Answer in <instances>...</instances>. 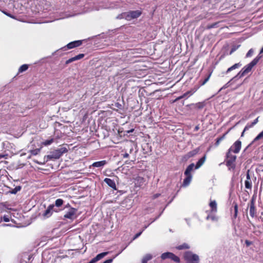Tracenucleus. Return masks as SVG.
<instances>
[{
	"label": "nucleus",
	"mask_w": 263,
	"mask_h": 263,
	"mask_svg": "<svg viewBox=\"0 0 263 263\" xmlns=\"http://www.w3.org/2000/svg\"><path fill=\"white\" fill-rule=\"evenodd\" d=\"M109 253L108 252H104L101 253H100L98 254L95 257L92 258L91 260L93 263L96 262L97 261L100 260L103 257H104L105 256H106Z\"/></svg>",
	"instance_id": "f8f14e48"
},
{
	"label": "nucleus",
	"mask_w": 263,
	"mask_h": 263,
	"mask_svg": "<svg viewBox=\"0 0 263 263\" xmlns=\"http://www.w3.org/2000/svg\"><path fill=\"white\" fill-rule=\"evenodd\" d=\"M246 244H247L248 246H249V245H250V243H250V241H249L248 240H246Z\"/></svg>",
	"instance_id": "5fc2aeb1"
},
{
	"label": "nucleus",
	"mask_w": 263,
	"mask_h": 263,
	"mask_svg": "<svg viewBox=\"0 0 263 263\" xmlns=\"http://www.w3.org/2000/svg\"><path fill=\"white\" fill-rule=\"evenodd\" d=\"M261 139H263V130L255 138V139L253 140V141L252 142L250 145L253 144L257 140H259Z\"/></svg>",
	"instance_id": "4be33fe9"
},
{
	"label": "nucleus",
	"mask_w": 263,
	"mask_h": 263,
	"mask_svg": "<svg viewBox=\"0 0 263 263\" xmlns=\"http://www.w3.org/2000/svg\"><path fill=\"white\" fill-rule=\"evenodd\" d=\"M260 58V57H256L251 62L245 66L236 77L240 78L250 72L252 68L258 63Z\"/></svg>",
	"instance_id": "f257e3e1"
},
{
	"label": "nucleus",
	"mask_w": 263,
	"mask_h": 263,
	"mask_svg": "<svg viewBox=\"0 0 263 263\" xmlns=\"http://www.w3.org/2000/svg\"><path fill=\"white\" fill-rule=\"evenodd\" d=\"M206 219L207 220L211 219L213 221H217L218 220V217L216 215H208L206 217Z\"/></svg>",
	"instance_id": "393cba45"
},
{
	"label": "nucleus",
	"mask_w": 263,
	"mask_h": 263,
	"mask_svg": "<svg viewBox=\"0 0 263 263\" xmlns=\"http://www.w3.org/2000/svg\"><path fill=\"white\" fill-rule=\"evenodd\" d=\"M53 141V139H49V140H47L46 141H45L44 142H43V144L45 145H49L50 144H51Z\"/></svg>",
	"instance_id": "2f4dec72"
},
{
	"label": "nucleus",
	"mask_w": 263,
	"mask_h": 263,
	"mask_svg": "<svg viewBox=\"0 0 263 263\" xmlns=\"http://www.w3.org/2000/svg\"><path fill=\"white\" fill-rule=\"evenodd\" d=\"M199 126H196L195 127V131H197L198 129H199Z\"/></svg>",
	"instance_id": "6e6d98bb"
},
{
	"label": "nucleus",
	"mask_w": 263,
	"mask_h": 263,
	"mask_svg": "<svg viewBox=\"0 0 263 263\" xmlns=\"http://www.w3.org/2000/svg\"><path fill=\"white\" fill-rule=\"evenodd\" d=\"M236 156H231V161L233 160H235V159H236Z\"/></svg>",
	"instance_id": "864d4df0"
},
{
	"label": "nucleus",
	"mask_w": 263,
	"mask_h": 263,
	"mask_svg": "<svg viewBox=\"0 0 263 263\" xmlns=\"http://www.w3.org/2000/svg\"><path fill=\"white\" fill-rule=\"evenodd\" d=\"M258 118H257L253 121V122H252L253 125H255L258 122Z\"/></svg>",
	"instance_id": "49530a36"
},
{
	"label": "nucleus",
	"mask_w": 263,
	"mask_h": 263,
	"mask_svg": "<svg viewBox=\"0 0 263 263\" xmlns=\"http://www.w3.org/2000/svg\"><path fill=\"white\" fill-rule=\"evenodd\" d=\"M144 182V179L141 177H137L135 178V183L137 186H141L142 185Z\"/></svg>",
	"instance_id": "2eb2a0df"
},
{
	"label": "nucleus",
	"mask_w": 263,
	"mask_h": 263,
	"mask_svg": "<svg viewBox=\"0 0 263 263\" xmlns=\"http://www.w3.org/2000/svg\"><path fill=\"white\" fill-rule=\"evenodd\" d=\"M82 44V41L78 40L73 42H71L68 43L66 46L63 47L64 50H66V49H72L74 47H79Z\"/></svg>",
	"instance_id": "6e6552de"
},
{
	"label": "nucleus",
	"mask_w": 263,
	"mask_h": 263,
	"mask_svg": "<svg viewBox=\"0 0 263 263\" xmlns=\"http://www.w3.org/2000/svg\"><path fill=\"white\" fill-rule=\"evenodd\" d=\"M237 212H238V206L237 204H235L234 205V216L235 217H236L237 215Z\"/></svg>",
	"instance_id": "e433bc0d"
},
{
	"label": "nucleus",
	"mask_w": 263,
	"mask_h": 263,
	"mask_svg": "<svg viewBox=\"0 0 263 263\" xmlns=\"http://www.w3.org/2000/svg\"><path fill=\"white\" fill-rule=\"evenodd\" d=\"M88 263H93V262H92V261L91 260H90L89 262H88Z\"/></svg>",
	"instance_id": "e2e57ef3"
},
{
	"label": "nucleus",
	"mask_w": 263,
	"mask_h": 263,
	"mask_svg": "<svg viewBox=\"0 0 263 263\" xmlns=\"http://www.w3.org/2000/svg\"><path fill=\"white\" fill-rule=\"evenodd\" d=\"M142 12L140 10L130 11L126 12L125 19L127 21H130L132 19H135L139 17Z\"/></svg>",
	"instance_id": "20e7f679"
},
{
	"label": "nucleus",
	"mask_w": 263,
	"mask_h": 263,
	"mask_svg": "<svg viewBox=\"0 0 263 263\" xmlns=\"http://www.w3.org/2000/svg\"><path fill=\"white\" fill-rule=\"evenodd\" d=\"M263 53V47L261 49L260 51V53Z\"/></svg>",
	"instance_id": "052dcab7"
},
{
	"label": "nucleus",
	"mask_w": 263,
	"mask_h": 263,
	"mask_svg": "<svg viewBox=\"0 0 263 263\" xmlns=\"http://www.w3.org/2000/svg\"><path fill=\"white\" fill-rule=\"evenodd\" d=\"M74 61H75L74 58V57H73V58H71L69 59L68 60H67V62H66V63L67 64L70 63L72 62H73Z\"/></svg>",
	"instance_id": "37998d69"
},
{
	"label": "nucleus",
	"mask_w": 263,
	"mask_h": 263,
	"mask_svg": "<svg viewBox=\"0 0 263 263\" xmlns=\"http://www.w3.org/2000/svg\"><path fill=\"white\" fill-rule=\"evenodd\" d=\"M84 57V54L82 53V54H79V55H77L74 57V58L75 61H77V60H80V59L83 58Z\"/></svg>",
	"instance_id": "473e14b6"
},
{
	"label": "nucleus",
	"mask_w": 263,
	"mask_h": 263,
	"mask_svg": "<svg viewBox=\"0 0 263 263\" xmlns=\"http://www.w3.org/2000/svg\"><path fill=\"white\" fill-rule=\"evenodd\" d=\"M247 180H251L250 175L249 174V171L248 172L247 174Z\"/></svg>",
	"instance_id": "09e8293b"
},
{
	"label": "nucleus",
	"mask_w": 263,
	"mask_h": 263,
	"mask_svg": "<svg viewBox=\"0 0 263 263\" xmlns=\"http://www.w3.org/2000/svg\"><path fill=\"white\" fill-rule=\"evenodd\" d=\"M236 50V48H231V53L233 52V51H235Z\"/></svg>",
	"instance_id": "4d7b16f0"
},
{
	"label": "nucleus",
	"mask_w": 263,
	"mask_h": 263,
	"mask_svg": "<svg viewBox=\"0 0 263 263\" xmlns=\"http://www.w3.org/2000/svg\"><path fill=\"white\" fill-rule=\"evenodd\" d=\"M54 205L53 204H50L49 205L47 209L45 211L43 216L46 218H48L51 216L54 211Z\"/></svg>",
	"instance_id": "1a4fd4ad"
},
{
	"label": "nucleus",
	"mask_w": 263,
	"mask_h": 263,
	"mask_svg": "<svg viewBox=\"0 0 263 263\" xmlns=\"http://www.w3.org/2000/svg\"><path fill=\"white\" fill-rule=\"evenodd\" d=\"M161 257L162 259L164 260L167 258H169L172 259V260L176 262H180V258L175 255L173 253L171 252H165L164 253H162L161 254Z\"/></svg>",
	"instance_id": "39448f33"
},
{
	"label": "nucleus",
	"mask_w": 263,
	"mask_h": 263,
	"mask_svg": "<svg viewBox=\"0 0 263 263\" xmlns=\"http://www.w3.org/2000/svg\"><path fill=\"white\" fill-rule=\"evenodd\" d=\"M160 195V194H156L153 195V199H156L158 198Z\"/></svg>",
	"instance_id": "de8ad7c7"
},
{
	"label": "nucleus",
	"mask_w": 263,
	"mask_h": 263,
	"mask_svg": "<svg viewBox=\"0 0 263 263\" xmlns=\"http://www.w3.org/2000/svg\"><path fill=\"white\" fill-rule=\"evenodd\" d=\"M63 203V200L61 199H58L55 201V205L57 207L61 206Z\"/></svg>",
	"instance_id": "c85d7f7f"
},
{
	"label": "nucleus",
	"mask_w": 263,
	"mask_h": 263,
	"mask_svg": "<svg viewBox=\"0 0 263 263\" xmlns=\"http://www.w3.org/2000/svg\"><path fill=\"white\" fill-rule=\"evenodd\" d=\"M124 158H128L129 157V154L128 153H125L123 155Z\"/></svg>",
	"instance_id": "8fccbe9b"
},
{
	"label": "nucleus",
	"mask_w": 263,
	"mask_h": 263,
	"mask_svg": "<svg viewBox=\"0 0 263 263\" xmlns=\"http://www.w3.org/2000/svg\"><path fill=\"white\" fill-rule=\"evenodd\" d=\"M106 163V161L102 160L93 163L92 166L96 167H100L104 166Z\"/></svg>",
	"instance_id": "6ab92c4d"
},
{
	"label": "nucleus",
	"mask_w": 263,
	"mask_h": 263,
	"mask_svg": "<svg viewBox=\"0 0 263 263\" xmlns=\"http://www.w3.org/2000/svg\"><path fill=\"white\" fill-rule=\"evenodd\" d=\"M152 255L150 254H146L142 260V263H147V261L152 258Z\"/></svg>",
	"instance_id": "412c9836"
},
{
	"label": "nucleus",
	"mask_w": 263,
	"mask_h": 263,
	"mask_svg": "<svg viewBox=\"0 0 263 263\" xmlns=\"http://www.w3.org/2000/svg\"><path fill=\"white\" fill-rule=\"evenodd\" d=\"M112 258L108 259L104 261L103 263H111L112 262Z\"/></svg>",
	"instance_id": "c03bdc74"
},
{
	"label": "nucleus",
	"mask_w": 263,
	"mask_h": 263,
	"mask_svg": "<svg viewBox=\"0 0 263 263\" xmlns=\"http://www.w3.org/2000/svg\"><path fill=\"white\" fill-rule=\"evenodd\" d=\"M241 65L240 63H237L231 66V70L239 67Z\"/></svg>",
	"instance_id": "f704fd0d"
},
{
	"label": "nucleus",
	"mask_w": 263,
	"mask_h": 263,
	"mask_svg": "<svg viewBox=\"0 0 263 263\" xmlns=\"http://www.w3.org/2000/svg\"><path fill=\"white\" fill-rule=\"evenodd\" d=\"M142 231H141V232H140L139 233H138L137 234H136L135 235V236H134V237L133 239H135L137 238L138 237H139L141 235V234H142Z\"/></svg>",
	"instance_id": "a19ab883"
},
{
	"label": "nucleus",
	"mask_w": 263,
	"mask_h": 263,
	"mask_svg": "<svg viewBox=\"0 0 263 263\" xmlns=\"http://www.w3.org/2000/svg\"><path fill=\"white\" fill-rule=\"evenodd\" d=\"M245 187L247 189H251L252 187L251 180H246L245 182Z\"/></svg>",
	"instance_id": "cd10ccee"
},
{
	"label": "nucleus",
	"mask_w": 263,
	"mask_h": 263,
	"mask_svg": "<svg viewBox=\"0 0 263 263\" xmlns=\"http://www.w3.org/2000/svg\"><path fill=\"white\" fill-rule=\"evenodd\" d=\"M28 68V65L27 64H24L23 65H22L19 69H18V72L21 73V72H23L26 70H27V69Z\"/></svg>",
	"instance_id": "a878e982"
},
{
	"label": "nucleus",
	"mask_w": 263,
	"mask_h": 263,
	"mask_svg": "<svg viewBox=\"0 0 263 263\" xmlns=\"http://www.w3.org/2000/svg\"><path fill=\"white\" fill-rule=\"evenodd\" d=\"M229 131V129L228 130L227 133H226L224 135H223L222 136L217 139V141L215 143L216 145L217 146L219 144L220 142L224 138L226 134H228V132Z\"/></svg>",
	"instance_id": "bb28decb"
},
{
	"label": "nucleus",
	"mask_w": 263,
	"mask_h": 263,
	"mask_svg": "<svg viewBox=\"0 0 263 263\" xmlns=\"http://www.w3.org/2000/svg\"><path fill=\"white\" fill-rule=\"evenodd\" d=\"M77 210L74 208H70L66 212L64 217L65 218L73 220L77 217Z\"/></svg>",
	"instance_id": "423d86ee"
},
{
	"label": "nucleus",
	"mask_w": 263,
	"mask_h": 263,
	"mask_svg": "<svg viewBox=\"0 0 263 263\" xmlns=\"http://www.w3.org/2000/svg\"><path fill=\"white\" fill-rule=\"evenodd\" d=\"M197 107H198V108H202V107H203V104H202V103H198L197 104Z\"/></svg>",
	"instance_id": "a18cd8bd"
},
{
	"label": "nucleus",
	"mask_w": 263,
	"mask_h": 263,
	"mask_svg": "<svg viewBox=\"0 0 263 263\" xmlns=\"http://www.w3.org/2000/svg\"><path fill=\"white\" fill-rule=\"evenodd\" d=\"M230 154V148H229L228 150L227 155H226V157H227L226 165L228 166V169L229 170H230V159H229Z\"/></svg>",
	"instance_id": "5701e85b"
},
{
	"label": "nucleus",
	"mask_w": 263,
	"mask_h": 263,
	"mask_svg": "<svg viewBox=\"0 0 263 263\" xmlns=\"http://www.w3.org/2000/svg\"><path fill=\"white\" fill-rule=\"evenodd\" d=\"M184 258L187 263H199L198 255L191 251H186L184 253Z\"/></svg>",
	"instance_id": "f03ea898"
},
{
	"label": "nucleus",
	"mask_w": 263,
	"mask_h": 263,
	"mask_svg": "<svg viewBox=\"0 0 263 263\" xmlns=\"http://www.w3.org/2000/svg\"><path fill=\"white\" fill-rule=\"evenodd\" d=\"M185 176H186V178L184 179L183 182L182 184V186L184 187H186L190 184V183L192 180V175H185Z\"/></svg>",
	"instance_id": "4468645a"
},
{
	"label": "nucleus",
	"mask_w": 263,
	"mask_h": 263,
	"mask_svg": "<svg viewBox=\"0 0 263 263\" xmlns=\"http://www.w3.org/2000/svg\"><path fill=\"white\" fill-rule=\"evenodd\" d=\"M231 168H232L234 167V165L232 163H231Z\"/></svg>",
	"instance_id": "680f3d73"
},
{
	"label": "nucleus",
	"mask_w": 263,
	"mask_h": 263,
	"mask_svg": "<svg viewBox=\"0 0 263 263\" xmlns=\"http://www.w3.org/2000/svg\"><path fill=\"white\" fill-rule=\"evenodd\" d=\"M194 168H195V166L194 163H191L190 164L185 171V175H192L191 172L194 170Z\"/></svg>",
	"instance_id": "f3484780"
},
{
	"label": "nucleus",
	"mask_w": 263,
	"mask_h": 263,
	"mask_svg": "<svg viewBox=\"0 0 263 263\" xmlns=\"http://www.w3.org/2000/svg\"><path fill=\"white\" fill-rule=\"evenodd\" d=\"M231 71V69H230V67L227 70V72H229L230 71Z\"/></svg>",
	"instance_id": "bf43d9fd"
},
{
	"label": "nucleus",
	"mask_w": 263,
	"mask_h": 263,
	"mask_svg": "<svg viewBox=\"0 0 263 263\" xmlns=\"http://www.w3.org/2000/svg\"><path fill=\"white\" fill-rule=\"evenodd\" d=\"M241 147V142L239 140L236 141L233 145V149H231L234 153H238Z\"/></svg>",
	"instance_id": "9d476101"
},
{
	"label": "nucleus",
	"mask_w": 263,
	"mask_h": 263,
	"mask_svg": "<svg viewBox=\"0 0 263 263\" xmlns=\"http://www.w3.org/2000/svg\"><path fill=\"white\" fill-rule=\"evenodd\" d=\"M211 76V74H209V76L204 80V81L202 83V85L205 84L209 80L210 77Z\"/></svg>",
	"instance_id": "79ce46f5"
},
{
	"label": "nucleus",
	"mask_w": 263,
	"mask_h": 263,
	"mask_svg": "<svg viewBox=\"0 0 263 263\" xmlns=\"http://www.w3.org/2000/svg\"><path fill=\"white\" fill-rule=\"evenodd\" d=\"M146 228H147V226H145V227H144V229H143V231L144 229H145Z\"/></svg>",
	"instance_id": "0e129e2a"
},
{
	"label": "nucleus",
	"mask_w": 263,
	"mask_h": 263,
	"mask_svg": "<svg viewBox=\"0 0 263 263\" xmlns=\"http://www.w3.org/2000/svg\"><path fill=\"white\" fill-rule=\"evenodd\" d=\"M230 81H229L223 87H222L220 90L219 91H222L223 90L225 89L226 88H228V87L229 86V83H230Z\"/></svg>",
	"instance_id": "ea45409f"
},
{
	"label": "nucleus",
	"mask_w": 263,
	"mask_h": 263,
	"mask_svg": "<svg viewBox=\"0 0 263 263\" xmlns=\"http://www.w3.org/2000/svg\"><path fill=\"white\" fill-rule=\"evenodd\" d=\"M185 220L187 223V224L190 226H191V223H190V221H189V220L188 219H185Z\"/></svg>",
	"instance_id": "603ef678"
},
{
	"label": "nucleus",
	"mask_w": 263,
	"mask_h": 263,
	"mask_svg": "<svg viewBox=\"0 0 263 263\" xmlns=\"http://www.w3.org/2000/svg\"><path fill=\"white\" fill-rule=\"evenodd\" d=\"M21 189V186H16L14 189H13L12 190V191L11 192V193L12 194H16L17 192L20 191Z\"/></svg>",
	"instance_id": "7c9ffc66"
},
{
	"label": "nucleus",
	"mask_w": 263,
	"mask_h": 263,
	"mask_svg": "<svg viewBox=\"0 0 263 263\" xmlns=\"http://www.w3.org/2000/svg\"><path fill=\"white\" fill-rule=\"evenodd\" d=\"M3 13H4V14H5L6 15H7V16H9V17H13L11 16V15L10 14H9V13H7V12H4V11H3Z\"/></svg>",
	"instance_id": "3c124183"
},
{
	"label": "nucleus",
	"mask_w": 263,
	"mask_h": 263,
	"mask_svg": "<svg viewBox=\"0 0 263 263\" xmlns=\"http://www.w3.org/2000/svg\"><path fill=\"white\" fill-rule=\"evenodd\" d=\"M67 152V149L66 147H61L51 152L47 157L49 159H57Z\"/></svg>",
	"instance_id": "7ed1b4c3"
},
{
	"label": "nucleus",
	"mask_w": 263,
	"mask_h": 263,
	"mask_svg": "<svg viewBox=\"0 0 263 263\" xmlns=\"http://www.w3.org/2000/svg\"><path fill=\"white\" fill-rule=\"evenodd\" d=\"M40 152V149H35L31 151V154L33 155H36Z\"/></svg>",
	"instance_id": "4c0bfd02"
},
{
	"label": "nucleus",
	"mask_w": 263,
	"mask_h": 263,
	"mask_svg": "<svg viewBox=\"0 0 263 263\" xmlns=\"http://www.w3.org/2000/svg\"><path fill=\"white\" fill-rule=\"evenodd\" d=\"M255 198L254 196H253L250 202L249 203V206H250V210L249 213L250 215L252 217H254L256 215V209L255 207Z\"/></svg>",
	"instance_id": "0eeeda50"
},
{
	"label": "nucleus",
	"mask_w": 263,
	"mask_h": 263,
	"mask_svg": "<svg viewBox=\"0 0 263 263\" xmlns=\"http://www.w3.org/2000/svg\"><path fill=\"white\" fill-rule=\"evenodd\" d=\"M209 206L212 213H215L217 211V204L215 200H211L209 203Z\"/></svg>",
	"instance_id": "9b49d317"
},
{
	"label": "nucleus",
	"mask_w": 263,
	"mask_h": 263,
	"mask_svg": "<svg viewBox=\"0 0 263 263\" xmlns=\"http://www.w3.org/2000/svg\"><path fill=\"white\" fill-rule=\"evenodd\" d=\"M3 220L5 222H9L10 221V218L9 216L5 215L3 217Z\"/></svg>",
	"instance_id": "58836bf2"
},
{
	"label": "nucleus",
	"mask_w": 263,
	"mask_h": 263,
	"mask_svg": "<svg viewBox=\"0 0 263 263\" xmlns=\"http://www.w3.org/2000/svg\"><path fill=\"white\" fill-rule=\"evenodd\" d=\"M253 53V50L252 49H251L249 50V51L248 52V53H247L246 54V57H251Z\"/></svg>",
	"instance_id": "c9c22d12"
},
{
	"label": "nucleus",
	"mask_w": 263,
	"mask_h": 263,
	"mask_svg": "<svg viewBox=\"0 0 263 263\" xmlns=\"http://www.w3.org/2000/svg\"><path fill=\"white\" fill-rule=\"evenodd\" d=\"M206 159V156L204 155L201 158H200L196 163L195 165V169H198L200 168L204 163Z\"/></svg>",
	"instance_id": "dca6fc26"
},
{
	"label": "nucleus",
	"mask_w": 263,
	"mask_h": 263,
	"mask_svg": "<svg viewBox=\"0 0 263 263\" xmlns=\"http://www.w3.org/2000/svg\"><path fill=\"white\" fill-rule=\"evenodd\" d=\"M199 151V148H197L192 151L189 152L186 155V157L187 158L194 157L196 155H197Z\"/></svg>",
	"instance_id": "a211bd4d"
},
{
	"label": "nucleus",
	"mask_w": 263,
	"mask_h": 263,
	"mask_svg": "<svg viewBox=\"0 0 263 263\" xmlns=\"http://www.w3.org/2000/svg\"><path fill=\"white\" fill-rule=\"evenodd\" d=\"M190 248V246L189 245L186 243H184L182 245L178 246L176 247V249L181 250H184V249H189Z\"/></svg>",
	"instance_id": "aec40b11"
},
{
	"label": "nucleus",
	"mask_w": 263,
	"mask_h": 263,
	"mask_svg": "<svg viewBox=\"0 0 263 263\" xmlns=\"http://www.w3.org/2000/svg\"><path fill=\"white\" fill-rule=\"evenodd\" d=\"M253 126H254V125H253V124H252V123H251V124H249V123H248V124L245 126V128H244V130H243V131L242 133L241 136H242V135H243V133H244L246 130H247L249 129V128H250L252 127Z\"/></svg>",
	"instance_id": "c756f323"
},
{
	"label": "nucleus",
	"mask_w": 263,
	"mask_h": 263,
	"mask_svg": "<svg viewBox=\"0 0 263 263\" xmlns=\"http://www.w3.org/2000/svg\"><path fill=\"white\" fill-rule=\"evenodd\" d=\"M5 157V155H0V159L3 158H4Z\"/></svg>",
	"instance_id": "13d9d810"
},
{
	"label": "nucleus",
	"mask_w": 263,
	"mask_h": 263,
	"mask_svg": "<svg viewBox=\"0 0 263 263\" xmlns=\"http://www.w3.org/2000/svg\"><path fill=\"white\" fill-rule=\"evenodd\" d=\"M125 14H126V12H124V13H122L118 15L117 16V19H122V18L125 19V15H126Z\"/></svg>",
	"instance_id": "72a5a7b5"
},
{
	"label": "nucleus",
	"mask_w": 263,
	"mask_h": 263,
	"mask_svg": "<svg viewBox=\"0 0 263 263\" xmlns=\"http://www.w3.org/2000/svg\"><path fill=\"white\" fill-rule=\"evenodd\" d=\"M104 182L110 187L116 189V185L115 181L109 178H105L104 180Z\"/></svg>",
	"instance_id": "ddd939ff"
},
{
	"label": "nucleus",
	"mask_w": 263,
	"mask_h": 263,
	"mask_svg": "<svg viewBox=\"0 0 263 263\" xmlns=\"http://www.w3.org/2000/svg\"><path fill=\"white\" fill-rule=\"evenodd\" d=\"M193 93L191 92V91H187L186 92L184 93L182 96H180L178 98H177L176 99V100H180V99H181L182 98H184L185 97L191 96V95H193Z\"/></svg>",
	"instance_id": "b1692460"
}]
</instances>
